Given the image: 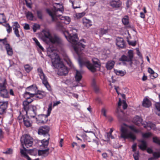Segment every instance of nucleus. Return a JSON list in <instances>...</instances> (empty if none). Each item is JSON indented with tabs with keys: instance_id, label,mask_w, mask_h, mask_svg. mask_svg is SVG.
Listing matches in <instances>:
<instances>
[{
	"instance_id": "nucleus-1",
	"label": "nucleus",
	"mask_w": 160,
	"mask_h": 160,
	"mask_svg": "<svg viewBox=\"0 0 160 160\" xmlns=\"http://www.w3.org/2000/svg\"><path fill=\"white\" fill-rule=\"evenodd\" d=\"M44 37H43V40L48 43L51 42L57 45L60 46L62 44V41L60 38L57 35L52 36L48 30L45 29L42 31Z\"/></svg>"
},
{
	"instance_id": "nucleus-2",
	"label": "nucleus",
	"mask_w": 160,
	"mask_h": 160,
	"mask_svg": "<svg viewBox=\"0 0 160 160\" xmlns=\"http://www.w3.org/2000/svg\"><path fill=\"white\" fill-rule=\"evenodd\" d=\"M68 36L65 35V38L70 42L72 43L74 46L73 48L76 52L78 54L80 51H81V48H84L85 47V45L82 44L81 42H78V38L76 34L71 35L69 34L68 31L66 32Z\"/></svg>"
},
{
	"instance_id": "nucleus-3",
	"label": "nucleus",
	"mask_w": 160,
	"mask_h": 160,
	"mask_svg": "<svg viewBox=\"0 0 160 160\" xmlns=\"http://www.w3.org/2000/svg\"><path fill=\"white\" fill-rule=\"evenodd\" d=\"M96 61L92 59L93 64L91 63L90 61L87 60H82L79 59L78 62L80 67L83 66H86L92 72H95L96 71V68H99L100 65L99 63L98 60Z\"/></svg>"
},
{
	"instance_id": "nucleus-4",
	"label": "nucleus",
	"mask_w": 160,
	"mask_h": 160,
	"mask_svg": "<svg viewBox=\"0 0 160 160\" xmlns=\"http://www.w3.org/2000/svg\"><path fill=\"white\" fill-rule=\"evenodd\" d=\"M20 141L23 149L26 150L24 145L27 148L32 146L33 143V139L29 135L25 134L23 135L22 136Z\"/></svg>"
},
{
	"instance_id": "nucleus-5",
	"label": "nucleus",
	"mask_w": 160,
	"mask_h": 160,
	"mask_svg": "<svg viewBox=\"0 0 160 160\" xmlns=\"http://www.w3.org/2000/svg\"><path fill=\"white\" fill-rule=\"evenodd\" d=\"M133 52L132 50H128L127 55H122L119 59L120 61L129 62V65L130 67H132L133 64Z\"/></svg>"
},
{
	"instance_id": "nucleus-6",
	"label": "nucleus",
	"mask_w": 160,
	"mask_h": 160,
	"mask_svg": "<svg viewBox=\"0 0 160 160\" xmlns=\"http://www.w3.org/2000/svg\"><path fill=\"white\" fill-rule=\"evenodd\" d=\"M53 9V12H52L48 9H46L47 12L51 17L52 20L53 21L55 20L56 17H59V16L60 15V14H57V12L58 11L60 12L61 13L62 12V11H63V6L62 5H59V8H56L54 7Z\"/></svg>"
},
{
	"instance_id": "nucleus-7",
	"label": "nucleus",
	"mask_w": 160,
	"mask_h": 160,
	"mask_svg": "<svg viewBox=\"0 0 160 160\" xmlns=\"http://www.w3.org/2000/svg\"><path fill=\"white\" fill-rule=\"evenodd\" d=\"M120 137L125 140L130 138L133 141L136 139V137L131 133H128L127 128L124 127H122L121 128Z\"/></svg>"
},
{
	"instance_id": "nucleus-8",
	"label": "nucleus",
	"mask_w": 160,
	"mask_h": 160,
	"mask_svg": "<svg viewBox=\"0 0 160 160\" xmlns=\"http://www.w3.org/2000/svg\"><path fill=\"white\" fill-rule=\"evenodd\" d=\"M55 57L54 58H51L52 66L55 68H58L61 66V64H63L61 61L60 57L58 55L55 53H54Z\"/></svg>"
},
{
	"instance_id": "nucleus-9",
	"label": "nucleus",
	"mask_w": 160,
	"mask_h": 160,
	"mask_svg": "<svg viewBox=\"0 0 160 160\" xmlns=\"http://www.w3.org/2000/svg\"><path fill=\"white\" fill-rule=\"evenodd\" d=\"M50 130V128L49 126H42L38 129V133L39 135H43L47 137H49L48 132Z\"/></svg>"
},
{
	"instance_id": "nucleus-10",
	"label": "nucleus",
	"mask_w": 160,
	"mask_h": 160,
	"mask_svg": "<svg viewBox=\"0 0 160 160\" xmlns=\"http://www.w3.org/2000/svg\"><path fill=\"white\" fill-rule=\"evenodd\" d=\"M8 105V101L0 100V115H3L6 113Z\"/></svg>"
},
{
	"instance_id": "nucleus-11",
	"label": "nucleus",
	"mask_w": 160,
	"mask_h": 160,
	"mask_svg": "<svg viewBox=\"0 0 160 160\" xmlns=\"http://www.w3.org/2000/svg\"><path fill=\"white\" fill-rule=\"evenodd\" d=\"M0 94L3 98H7L8 96V92L6 89L5 85L4 83H0Z\"/></svg>"
},
{
	"instance_id": "nucleus-12",
	"label": "nucleus",
	"mask_w": 160,
	"mask_h": 160,
	"mask_svg": "<svg viewBox=\"0 0 160 160\" xmlns=\"http://www.w3.org/2000/svg\"><path fill=\"white\" fill-rule=\"evenodd\" d=\"M38 88L35 85H32L26 88V91H28L30 94L31 95L33 96V97L36 94V92Z\"/></svg>"
},
{
	"instance_id": "nucleus-13",
	"label": "nucleus",
	"mask_w": 160,
	"mask_h": 160,
	"mask_svg": "<svg viewBox=\"0 0 160 160\" xmlns=\"http://www.w3.org/2000/svg\"><path fill=\"white\" fill-rule=\"evenodd\" d=\"M110 5L113 8L118 9L121 6L122 2L120 0H112L110 2Z\"/></svg>"
},
{
	"instance_id": "nucleus-14",
	"label": "nucleus",
	"mask_w": 160,
	"mask_h": 160,
	"mask_svg": "<svg viewBox=\"0 0 160 160\" xmlns=\"http://www.w3.org/2000/svg\"><path fill=\"white\" fill-rule=\"evenodd\" d=\"M60 65L61 66L58 68L59 74L61 75L65 76L68 73V69L63 63L62 64H61Z\"/></svg>"
},
{
	"instance_id": "nucleus-15",
	"label": "nucleus",
	"mask_w": 160,
	"mask_h": 160,
	"mask_svg": "<svg viewBox=\"0 0 160 160\" xmlns=\"http://www.w3.org/2000/svg\"><path fill=\"white\" fill-rule=\"evenodd\" d=\"M20 28V26L18 22H16L13 23V24L12 25V28L13 30L14 31V32L15 35L18 38H19L20 37V35L19 34V32L18 30V28Z\"/></svg>"
},
{
	"instance_id": "nucleus-16",
	"label": "nucleus",
	"mask_w": 160,
	"mask_h": 160,
	"mask_svg": "<svg viewBox=\"0 0 160 160\" xmlns=\"http://www.w3.org/2000/svg\"><path fill=\"white\" fill-rule=\"evenodd\" d=\"M23 105L24 110H22V113L25 115H26L28 114V111H29L30 110L31 105L28 104V102H27L23 101Z\"/></svg>"
},
{
	"instance_id": "nucleus-17",
	"label": "nucleus",
	"mask_w": 160,
	"mask_h": 160,
	"mask_svg": "<svg viewBox=\"0 0 160 160\" xmlns=\"http://www.w3.org/2000/svg\"><path fill=\"white\" fill-rule=\"evenodd\" d=\"M117 46L121 48H123L125 46V42L123 38H122L118 37L116 39Z\"/></svg>"
},
{
	"instance_id": "nucleus-18",
	"label": "nucleus",
	"mask_w": 160,
	"mask_h": 160,
	"mask_svg": "<svg viewBox=\"0 0 160 160\" xmlns=\"http://www.w3.org/2000/svg\"><path fill=\"white\" fill-rule=\"evenodd\" d=\"M20 116L19 117L22 116L23 119V121L24 122V124L27 127H29L31 126V123L30 121L29 118L27 116L26 117L24 116L22 114L21 112H20Z\"/></svg>"
},
{
	"instance_id": "nucleus-19",
	"label": "nucleus",
	"mask_w": 160,
	"mask_h": 160,
	"mask_svg": "<svg viewBox=\"0 0 160 160\" xmlns=\"http://www.w3.org/2000/svg\"><path fill=\"white\" fill-rule=\"evenodd\" d=\"M52 109V103H50L48 105V108L47 110V113L46 115H42V117L43 118H46L45 121L42 120L41 122L43 123H46L48 121V117L49 116L50 114L51 111Z\"/></svg>"
},
{
	"instance_id": "nucleus-20",
	"label": "nucleus",
	"mask_w": 160,
	"mask_h": 160,
	"mask_svg": "<svg viewBox=\"0 0 160 160\" xmlns=\"http://www.w3.org/2000/svg\"><path fill=\"white\" fill-rule=\"evenodd\" d=\"M69 1L72 3L73 9H75L80 8V0H69Z\"/></svg>"
},
{
	"instance_id": "nucleus-21",
	"label": "nucleus",
	"mask_w": 160,
	"mask_h": 160,
	"mask_svg": "<svg viewBox=\"0 0 160 160\" xmlns=\"http://www.w3.org/2000/svg\"><path fill=\"white\" fill-rule=\"evenodd\" d=\"M46 95V93L43 91H38L37 93L36 92V94L34 95V97L39 99H42L45 97Z\"/></svg>"
},
{
	"instance_id": "nucleus-22",
	"label": "nucleus",
	"mask_w": 160,
	"mask_h": 160,
	"mask_svg": "<svg viewBox=\"0 0 160 160\" xmlns=\"http://www.w3.org/2000/svg\"><path fill=\"white\" fill-rule=\"evenodd\" d=\"M139 142H141V143L138 145L139 148L143 151L145 150L147 147L146 142L143 140H140Z\"/></svg>"
},
{
	"instance_id": "nucleus-23",
	"label": "nucleus",
	"mask_w": 160,
	"mask_h": 160,
	"mask_svg": "<svg viewBox=\"0 0 160 160\" xmlns=\"http://www.w3.org/2000/svg\"><path fill=\"white\" fill-rule=\"evenodd\" d=\"M82 21L83 25L89 28L92 25V22L90 20L83 18Z\"/></svg>"
},
{
	"instance_id": "nucleus-24",
	"label": "nucleus",
	"mask_w": 160,
	"mask_h": 160,
	"mask_svg": "<svg viewBox=\"0 0 160 160\" xmlns=\"http://www.w3.org/2000/svg\"><path fill=\"white\" fill-rule=\"evenodd\" d=\"M152 105L150 101L148 98H144L142 103L143 106L146 108H149Z\"/></svg>"
},
{
	"instance_id": "nucleus-25",
	"label": "nucleus",
	"mask_w": 160,
	"mask_h": 160,
	"mask_svg": "<svg viewBox=\"0 0 160 160\" xmlns=\"http://www.w3.org/2000/svg\"><path fill=\"white\" fill-rule=\"evenodd\" d=\"M142 120V119L140 117L137 116L134 117L133 118V121L136 125L139 126Z\"/></svg>"
},
{
	"instance_id": "nucleus-26",
	"label": "nucleus",
	"mask_w": 160,
	"mask_h": 160,
	"mask_svg": "<svg viewBox=\"0 0 160 160\" xmlns=\"http://www.w3.org/2000/svg\"><path fill=\"white\" fill-rule=\"evenodd\" d=\"M37 71L38 73V75L39 76L40 78L42 80L47 78L45 74L44 73L42 69L39 68H38Z\"/></svg>"
},
{
	"instance_id": "nucleus-27",
	"label": "nucleus",
	"mask_w": 160,
	"mask_h": 160,
	"mask_svg": "<svg viewBox=\"0 0 160 160\" xmlns=\"http://www.w3.org/2000/svg\"><path fill=\"white\" fill-rule=\"evenodd\" d=\"M115 62L113 61H109L107 62L106 64V68L108 70H111L113 67Z\"/></svg>"
},
{
	"instance_id": "nucleus-28",
	"label": "nucleus",
	"mask_w": 160,
	"mask_h": 160,
	"mask_svg": "<svg viewBox=\"0 0 160 160\" xmlns=\"http://www.w3.org/2000/svg\"><path fill=\"white\" fill-rule=\"evenodd\" d=\"M5 48L7 51V54L8 55L12 56L13 54V52L12 48L11 47L10 44L6 45Z\"/></svg>"
},
{
	"instance_id": "nucleus-29",
	"label": "nucleus",
	"mask_w": 160,
	"mask_h": 160,
	"mask_svg": "<svg viewBox=\"0 0 160 160\" xmlns=\"http://www.w3.org/2000/svg\"><path fill=\"white\" fill-rule=\"evenodd\" d=\"M42 83L45 85L47 89L49 91H52V89L49 84L47 80V78L42 80Z\"/></svg>"
},
{
	"instance_id": "nucleus-30",
	"label": "nucleus",
	"mask_w": 160,
	"mask_h": 160,
	"mask_svg": "<svg viewBox=\"0 0 160 160\" xmlns=\"http://www.w3.org/2000/svg\"><path fill=\"white\" fill-rule=\"evenodd\" d=\"M49 148H47V149L45 150H39L38 151V155L39 156H40L44 154H46L47 156H48L49 154Z\"/></svg>"
},
{
	"instance_id": "nucleus-31",
	"label": "nucleus",
	"mask_w": 160,
	"mask_h": 160,
	"mask_svg": "<svg viewBox=\"0 0 160 160\" xmlns=\"http://www.w3.org/2000/svg\"><path fill=\"white\" fill-rule=\"evenodd\" d=\"M30 111H31L33 112V114L32 115H30V117L31 118H35L36 115V111L37 108L36 106L31 105L30 107Z\"/></svg>"
},
{
	"instance_id": "nucleus-32",
	"label": "nucleus",
	"mask_w": 160,
	"mask_h": 160,
	"mask_svg": "<svg viewBox=\"0 0 160 160\" xmlns=\"http://www.w3.org/2000/svg\"><path fill=\"white\" fill-rule=\"evenodd\" d=\"M49 137H48L47 139H43L41 140V142L42 143V146L44 148H47L49 143Z\"/></svg>"
},
{
	"instance_id": "nucleus-33",
	"label": "nucleus",
	"mask_w": 160,
	"mask_h": 160,
	"mask_svg": "<svg viewBox=\"0 0 160 160\" xmlns=\"http://www.w3.org/2000/svg\"><path fill=\"white\" fill-rule=\"evenodd\" d=\"M82 76L81 73L78 71L76 70L75 78L77 82H79L81 79Z\"/></svg>"
},
{
	"instance_id": "nucleus-34",
	"label": "nucleus",
	"mask_w": 160,
	"mask_h": 160,
	"mask_svg": "<svg viewBox=\"0 0 160 160\" xmlns=\"http://www.w3.org/2000/svg\"><path fill=\"white\" fill-rule=\"evenodd\" d=\"M25 14H26L27 18L28 19L30 20H33L34 16L33 14L30 11H28V12H25Z\"/></svg>"
},
{
	"instance_id": "nucleus-35",
	"label": "nucleus",
	"mask_w": 160,
	"mask_h": 160,
	"mask_svg": "<svg viewBox=\"0 0 160 160\" xmlns=\"http://www.w3.org/2000/svg\"><path fill=\"white\" fill-rule=\"evenodd\" d=\"M122 23L125 25L128 24L129 23V19L128 16L125 15L122 19Z\"/></svg>"
},
{
	"instance_id": "nucleus-36",
	"label": "nucleus",
	"mask_w": 160,
	"mask_h": 160,
	"mask_svg": "<svg viewBox=\"0 0 160 160\" xmlns=\"http://www.w3.org/2000/svg\"><path fill=\"white\" fill-rule=\"evenodd\" d=\"M92 86L93 87L95 92L98 91L99 89L98 87L96 84V82L94 79H93L92 82Z\"/></svg>"
},
{
	"instance_id": "nucleus-37",
	"label": "nucleus",
	"mask_w": 160,
	"mask_h": 160,
	"mask_svg": "<svg viewBox=\"0 0 160 160\" xmlns=\"http://www.w3.org/2000/svg\"><path fill=\"white\" fill-rule=\"evenodd\" d=\"M62 20H64V21H63V23H65L66 24H69L70 21V18L68 17H62Z\"/></svg>"
},
{
	"instance_id": "nucleus-38",
	"label": "nucleus",
	"mask_w": 160,
	"mask_h": 160,
	"mask_svg": "<svg viewBox=\"0 0 160 160\" xmlns=\"http://www.w3.org/2000/svg\"><path fill=\"white\" fill-rule=\"evenodd\" d=\"M33 41L35 42V43H36V45L38 46V47H39V48L41 49V50H42V51H43L44 50V48H43L42 47V46L40 45V43L39 42H38V40H37V39L35 38H33Z\"/></svg>"
},
{
	"instance_id": "nucleus-39",
	"label": "nucleus",
	"mask_w": 160,
	"mask_h": 160,
	"mask_svg": "<svg viewBox=\"0 0 160 160\" xmlns=\"http://www.w3.org/2000/svg\"><path fill=\"white\" fill-rule=\"evenodd\" d=\"M24 68L25 70L28 73H29L32 69V68L30 66L29 64H26L24 65Z\"/></svg>"
},
{
	"instance_id": "nucleus-40",
	"label": "nucleus",
	"mask_w": 160,
	"mask_h": 160,
	"mask_svg": "<svg viewBox=\"0 0 160 160\" xmlns=\"http://www.w3.org/2000/svg\"><path fill=\"white\" fill-rule=\"evenodd\" d=\"M153 142L160 146V139L157 137H154L152 138Z\"/></svg>"
},
{
	"instance_id": "nucleus-41",
	"label": "nucleus",
	"mask_w": 160,
	"mask_h": 160,
	"mask_svg": "<svg viewBox=\"0 0 160 160\" xmlns=\"http://www.w3.org/2000/svg\"><path fill=\"white\" fill-rule=\"evenodd\" d=\"M108 32V29H104L103 28H101L100 31V36H101L104 34H106Z\"/></svg>"
},
{
	"instance_id": "nucleus-42",
	"label": "nucleus",
	"mask_w": 160,
	"mask_h": 160,
	"mask_svg": "<svg viewBox=\"0 0 160 160\" xmlns=\"http://www.w3.org/2000/svg\"><path fill=\"white\" fill-rule=\"evenodd\" d=\"M28 93H29L28 92L26 91L24 94V97L27 99H30V98L33 97V96L31 95L30 94Z\"/></svg>"
},
{
	"instance_id": "nucleus-43",
	"label": "nucleus",
	"mask_w": 160,
	"mask_h": 160,
	"mask_svg": "<svg viewBox=\"0 0 160 160\" xmlns=\"http://www.w3.org/2000/svg\"><path fill=\"white\" fill-rule=\"evenodd\" d=\"M38 18L40 19H42V12L41 11L38 10L37 11Z\"/></svg>"
},
{
	"instance_id": "nucleus-44",
	"label": "nucleus",
	"mask_w": 160,
	"mask_h": 160,
	"mask_svg": "<svg viewBox=\"0 0 160 160\" xmlns=\"http://www.w3.org/2000/svg\"><path fill=\"white\" fill-rule=\"evenodd\" d=\"M85 14V13L82 12L80 13H77L76 14V17L77 19H79L81 18Z\"/></svg>"
},
{
	"instance_id": "nucleus-45",
	"label": "nucleus",
	"mask_w": 160,
	"mask_h": 160,
	"mask_svg": "<svg viewBox=\"0 0 160 160\" xmlns=\"http://www.w3.org/2000/svg\"><path fill=\"white\" fill-rule=\"evenodd\" d=\"M0 42H2L3 44L5 45V47L7 45L9 44L8 43V42L7 40V38H5L3 39H0Z\"/></svg>"
},
{
	"instance_id": "nucleus-46",
	"label": "nucleus",
	"mask_w": 160,
	"mask_h": 160,
	"mask_svg": "<svg viewBox=\"0 0 160 160\" xmlns=\"http://www.w3.org/2000/svg\"><path fill=\"white\" fill-rule=\"evenodd\" d=\"M152 135L151 133L148 132L145 133H143L142 135V137L144 138H148L150 137Z\"/></svg>"
},
{
	"instance_id": "nucleus-47",
	"label": "nucleus",
	"mask_w": 160,
	"mask_h": 160,
	"mask_svg": "<svg viewBox=\"0 0 160 160\" xmlns=\"http://www.w3.org/2000/svg\"><path fill=\"white\" fill-rule=\"evenodd\" d=\"M26 6L27 7L31 8V0H25Z\"/></svg>"
},
{
	"instance_id": "nucleus-48",
	"label": "nucleus",
	"mask_w": 160,
	"mask_h": 160,
	"mask_svg": "<svg viewBox=\"0 0 160 160\" xmlns=\"http://www.w3.org/2000/svg\"><path fill=\"white\" fill-rule=\"evenodd\" d=\"M153 158H158L160 157V154L159 152H154L153 153Z\"/></svg>"
},
{
	"instance_id": "nucleus-49",
	"label": "nucleus",
	"mask_w": 160,
	"mask_h": 160,
	"mask_svg": "<svg viewBox=\"0 0 160 160\" xmlns=\"http://www.w3.org/2000/svg\"><path fill=\"white\" fill-rule=\"evenodd\" d=\"M116 73L117 75H121V76H124L126 73L125 72L123 71H117L116 72Z\"/></svg>"
},
{
	"instance_id": "nucleus-50",
	"label": "nucleus",
	"mask_w": 160,
	"mask_h": 160,
	"mask_svg": "<svg viewBox=\"0 0 160 160\" xmlns=\"http://www.w3.org/2000/svg\"><path fill=\"white\" fill-rule=\"evenodd\" d=\"M129 128L130 129L134 132H138V130L135 128V127L134 125L129 126Z\"/></svg>"
},
{
	"instance_id": "nucleus-51",
	"label": "nucleus",
	"mask_w": 160,
	"mask_h": 160,
	"mask_svg": "<svg viewBox=\"0 0 160 160\" xmlns=\"http://www.w3.org/2000/svg\"><path fill=\"white\" fill-rule=\"evenodd\" d=\"M139 152H135L133 154V157L135 160H139L138 158Z\"/></svg>"
},
{
	"instance_id": "nucleus-52",
	"label": "nucleus",
	"mask_w": 160,
	"mask_h": 160,
	"mask_svg": "<svg viewBox=\"0 0 160 160\" xmlns=\"http://www.w3.org/2000/svg\"><path fill=\"white\" fill-rule=\"evenodd\" d=\"M62 23H63L62 21L61 22H58L57 23V27L60 29H62L63 27L62 24Z\"/></svg>"
},
{
	"instance_id": "nucleus-53",
	"label": "nucleus",
	"mask_w": 160,
	"mask_h": 160,
	"mask_svg": "<svg viewBox=\"0 0 160 160\" xmlns=\"http://www.w3.org/2000/svg\"><path fill=\"white\" fill-rule=\"evenodd\" d=\"M128 42L129 45H132L133 46H135L136 44V41H130L129 40H128Z\"/></svg>"
},
{
	"instance_id": "nucleus-54",
	"label": "nucleus",
	"mask_w": 160,
	"mask_h": 160,
	"mask_svg": "<svg viewBox=\"0 0 160 160\" xmlns=\"http://www.w3.org/2000/svg\"><path fill=\"white\" fill-rule=\"evenodd\" d=\"M26 149L25 150L24 149L23 150L22 149H20V153L21 154L23 155L24 157L27 155L26 152Z\"/></svg>"
},
{
	"instance_id": "nucleus-55",
	"label": "nucleus",
	"mask_w": 160,
	"mask_h": 160,
	"mask_svg": "<svg viewBox=\"0 0 160 160\" xmlns=\"http://www.w3.org/2000/svg\"><path fill=\"white\" fill-rule=\"evenodd\" d=\"M12 153V150L10 148H8V150L5 152H3V153L6 154H10Z\"/></svg>"
},
{
	"instance_id": "nucleus-56",
	"label": "nucleus",
	"mask_w": 160,
	"mask_h": 160,
	"mask_svg": "<svg viewBox=\"0 0 160 160\" xmlns=\"http://www.w3.org/2000/svg\"><path fill=\"white\" fill-rule=\"evenodd\" d=\"M142 124L143 125V126L144 128H147V127H149L150 128V129L152 127L155 126V125L153 124H150V125H149V124H147V125H146L145 124H144L142 123Z\"/></svg>"
},
{
	"instance_id": "nucleus-57",
	"label": "nucleus",
	"mask_w": 160,
	"mask_h": 160,
	"mask_svg": "<svg viewBox=\"0 0 160 160\" xmlns=\"http://www.w3.org/2000/svg\"><path fill=\"white\" fill-rule=\"evenodd\" d=\"M6 27L7 28V31L8 33L11 32V28L9 23H7L6 25Z\"/></svg>"
},
{
	"instance_id": "nucleus-58",
	"label": "nucleus",
	"mask_w": 160,
	"mask_h": 160,
	"mask_svg": "<svg viewBox=\"0 0 160 160\" xmlns=\"http://www.w3.org/2000/svg\"><path fill=\"white\" fill-rule=\"evenodd\" d=\"M39 28V26L38 25H37V24L34 25L33 26V31L34 32H35L36 31L37 29L38 28Z\"/></svg>"
},
{
	"instance_id": "nucleus-59",
	"label": "nucleus",
	"mask_w": 160,
	"mask_h": 160,
	"mask_svg": "<svg viewBox=\"0 0 160 160\" xmlns=\"http://www.w3.org/2000/svg\"><path fill=\"white\" fill-rule=\"evenodd\" d=\"M156 108L158 111H160V102H158L155 104Z\"/></svg>"
},
{
	"instance_id": "nucleus-60",
	"label": "nucleus",
	"mask_w": 160,
	"mask_h": 160,
	"mask_svg": "<svg viewBox=\"0 0 160 160\" xmlns=\"http://www.w3.org/2000/svg\"><path fill=\"white\" fill-rule=\"evenodd\" d=\"M158 76V74L157 73H155L154 72V73L152 74L151 76V77L152 79H153L156 78H157Z\"/></svg>"
},
{
	"instance_id": "nucleus-61",
	"label": "nucleus",
	"mask_w": 160,
	"mask_h": 160,
	"mask_svg": "<svg viewBox=\"0 0 160 160\" xmlns=\"http://www.w3.org/2000/svg\"><path fill=\"white\" fill-rule=\"evenodd\" d=\"M148 72L150 73L151 75L154 73V71L150 68H148Z\"/></svg>"
},
{
	"instance_id": "nucleus-62",
	"label": "nucleus",
	"mask_w": 160,
	"mask_h": 160,
	"mask_svg": "<svg viewBox=\"0 0 160 160\" xmlns=\"http://www.w3.org/2000/svg\"><path fill=\"white\" fill-rule=\"evenodd\" d=\"M127 105L126 102L124 101H123V108L124 109H125L127 108Z\"/></svg>"
},
{
	"instance_id": "nucleus-63",
	"label": "nucleus",
	"mask_w": 160,
	"mask_h": 160,
	"mask_svg": "<svg viewBox=\"0 0 160 160\" xmlns=\"http://www.w3.org/2000/svg\"><path fill=\"white\" fill-rule=\"evenodd\" d=\"M102 113L105 117H106V111L105 109L104 108H103L102 109L101 111Z\"/></svg>"
},
{
	"instance_id": "nucleus-64",
	"label": "nucleus",
	"mask_w": 160,
	"mask_h": 160,
	"mask_svg": "<svg viewBox=\"0 0 160 160\" xmlns=\"http://www.w3.org/2000/svg\"><path fill=\"white\" fill-rule=\"evenodd\" d=\"M136 147H137L136 143H135L132 145V151H133V152L136 151Z\"/></svg>"
}]
</instances>
